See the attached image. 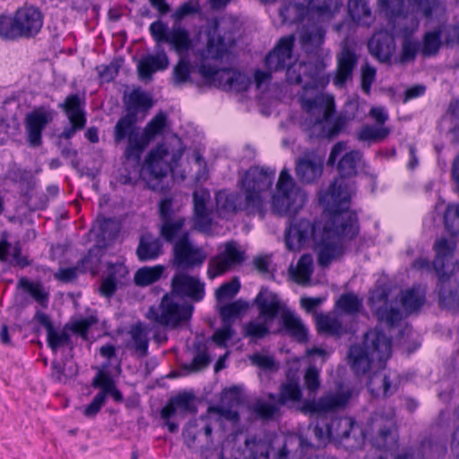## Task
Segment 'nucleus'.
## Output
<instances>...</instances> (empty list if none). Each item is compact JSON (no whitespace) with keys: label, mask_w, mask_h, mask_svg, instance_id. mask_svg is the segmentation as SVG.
<instances>
[{"label":"nucleus","mask_w":459,"mask_h":459,"mask_svg":"<svg viewBox=\"0 0 459 459\" xmlns=\"http://www.w3.org/2000/svg\"><path fill=\"white\" fill-rule=\"evenodd\" d=\"M294 35L281 38L265 57V66L270 71H281L288 67L292 58Z\"/></svg>","instance_id":"412c9836"},{"label":"nucleus","mask_w":459,"mask_h":459,"mask_svg":"<svg viewBox=\"0 0 459 459\" xmlns=\"http://www.w3.org/2000/svg\"><path fill=\"white\" fill-rule=\"evenodd\" d=\"M368 306L377 320L387 327H394L403 318L399 303L389 299L388 291L385 289L379 288L370 293Z\"/></svg>","instance_id":"4468645a"},{"label":"nucleus","mask_w":459,"mask_h":459,"mask_svg":"<svg viewBox=\"0 0 459 459\" xmlns=\"http://www.w3.org/2000/svg\"><path fill=\"white\" fill-rule=\"evenodd\" d=\"M167 126V115L160 111L155 115L145 126L142 133L144 149L149 143L157 135L162 134Z\"/></svg>","instance_id":"603ef678"},{"label":"nucleus","mask_w":459,"mask_h":459,"mask_svg":"<svg viewBox=\"0 0 459 459\" xmlns=\"http://www.w3.org/2000/svg\"><path fill=\"white\" fill-rule=\"evenodd\" d=\"M434 250L433 267L439 280V304L446 309L455 310L459 307V280L453 278L459 267L455 256L456 241L442 237L435 241Z\"/></svg>","instance_id":"7ed1b4c3"},{"label":"nucleus","mask_w":459,"mask_h":459,"mask_svg":"<svg viewBox=\"0 0 459 459\" xmlns=\"http://www.w3.org/2000/svg\"><path fill=\"white\" fill-rule=\"evenodd\" d=\"M401 303L407 313H412L423 305L424 298L415 289L402 293Z\"/></svg>","instance_id":"680f3d73"},{"label":"nucleus","mask_w":459,"mask_h":459,"mask_svg":"<svg viewBox=\"0 0 459 459\" xmlns=\"http://www.w3.org/2000/svg\"><path fill=\"white\" fill-rule=\"evenodd\" d=\"M392 354V340L382 331L370 330L364 335L362 344L351 346L348 362L357 376L369 369L383 368Z\"/></svg>","instance_id":"20e7f679"},{"label":"nucleus","mask_w":459,"mask_h":459,"mask_svg":"<svg viewBox=\"0 0 459 459\" xmlns=\"http://www.w3.org/2000/svg\"><path fill=\"white\" fill-rule=\"evenodd\" d=\"M103 255L104 250L100 247L95 246L91 248L88 254L78 263L81 273L91 272L92 274H96Z\"/></svg>","instance_id":"13d9d810"},{"label":"nucleus","mask_w":459,"mask_h":459,"mask_svg":"<svg viewBox=\"0 0 459 459\" xmlns=\"http://www.w3.org/2000/svg\"><path fill=\"white\" fill-rule=\"evenodd\" d=\"M53 119L51 112L39 108L27 114L25 129L30 146L38 147L42 143V131Z\"/></svg>","instance_id":"4be33fe9"},{"label":"nucleus","mask_w":459,"mask_h":459,"mask_svg":"<svg viewBox=\"0 0 459 459\" xmlns=\"http://www.w3.org/2000/svg\"><path fill=\"white\" fill-rule=\"evenodd\" d=\"M348 11L352 20L358 24L368 26L372 22L368 0H349Z\"/></svg>","instance_id":"49530a36"},{"label":"nucleus","mask_w":459,"mask_h":459,"mask_svg":"<svg viewBox=\"0 0 459 459\" xmlns=\"http://www.w3.org/2000/svg\"><path fill=\"white\" fill-rule=\"evenodd\" d=\"M377 5L389 23L393 24V30L398 32L395 28V23L406 19L404 0H377Z\"/></svg>","instance_id":"58836bf2"},{"label":"nucleus","mask_w":459,"mask_h":459,"mask_svg":"<svg viewBox=\"0 0 459 459\" xmlns=\"http://www.w3.org/2000/svg\"><path fill=\"white\" fill-rule=\"evenodd\" d=\"M316 325L320 332L336 337H340L347 332L337 317L328 314L317 315Z\"/></svg>","instance_id":"5fc2aeb1"},{"label":"nucleus","mask_w":459,"mask_h":459,"mask_svg":"<svg viewBox=\"0 0 459 459\" xmlns=\"http://www.w3.org/2000/svg\"><path fill=\"white\" fill-rule=\"evenodd\" d=\"M129 334L131 336L132 347L136 354L141 357H146L148 354L149 338L146 327L138 323L131 326Z\"/></svg>","instance_id":"a18cd8bd"},{"label":"nucleus","mask_w":459,"mask_h":459,"mask_svg":"<svg viewBox=\"0 0 459 459\" xmlns=\"http://www.w3.org/2000/svg\"><path fill=\"white\" fill-rule=\"evenodd\" d=\"M173 256L174 266L188 271L201 267L207 255L202 247L192 243L189 233L186 232L174 243Z\"/></svg>","instance_id":"2eb2a0df"},{"label":"nucleus","mask_w":459,"mask_h":459,"mask_svg":"<svg viewBox=\"0 0 459 459\" xmlns=\"http://www.w3.org/2000/svg\"><path fill=\"white\" fill-rule=\"evenodd\" d=\"M377 370L369 376L368 388L375 396L389 397L398 390L401 379L400 376L394 371L388 373L383 368Z\"/></svg>","instance_id":"aec40b11"},{"label":"nucleus","mask_w":459,"mask_h":459,"mask_svg":"<svg viewBox=\"0 0 459 459\" xmlns=\"http://www.w3.org/2000/svg\"><path fill=\"white\" fill-rule=\"evenodd\" d=\"M271 324V321H267L258 316V317L245 324L243 334L245 337L249 338L251 342H256L270 333Z\"/></svg>","instance_id":"09e8293b"},{"label":"nucleus","mask_w":459,"mask_h":459,"mask_svg":"<svg viewBox=\"0 0 459 459\" xmlns=\"http://www.w3.org/2000/svg\"><path fill=\"white\" fill-rule=\"evenodd\" d=\"M247 304L241 300H236L234 302L224 305L220 309V316L222 323H233V319L237 318L240 313L247 308Z\"/></svg>","instance_id":"69168bd1"},{"label":"nucleus","mask_w":459,"mask_h":459,"mask_svg":"<svg viewBox=\"0 0 459 459\" xmlns=\"http://www.w3.org/2000/svg\"><path fill=\"white\" fill-rule=\"evenodd\" d=\"M323 62H300L299 73H303L304 85L299 100L302 108L308 114H322L323 119H327L335 111L332 97L325 96L317 91L323 83Z\"/></svg>","instance_id":"39448f33"},{"label":"nucleus","mask_w":459,"mask_h":459,"mask_svg":"<svg viewBox=\"0 0 459 459\" xmlns=\"http://www.w3.org/2000/svg\"><path fill=\"white\" fill-rule=\"evenodd\" d=\"M358 63L355 52L349 48H343L337 56V69L333 77V84L342 88L352 76Z\"/></svg>","instance_id":"bb28decb"},{"label":"nucleus","mask_w":459,"mask_h":459,"mask_svg":"<svg viewBox=\"0 0 459 459\" xmlns=\"http://www.w3.org/2000/svg\"><path fill=\"white\" fill-rule=\"evenodd\" d=\"M417 27L418 23H416L414 25V28L411 30L408 29L407 27L401 29L403 39L401 46L399 61L402 64L414 62L418 53L420 54V42L411 38V34L414 32Z\"/></svg>","instance_id":"e433bc0d"},{"label":"nucleus","mask_w":459,"mask_h":459,"mask_svg":"<svg viewBox=\"0 0 459 459\" xmlns=\"http://www.w3.org/2000/svg\"><path fill=\"white\" fill-rule=\"evenodd\" d=\"M13 18L19 38L34 37L43 26V14L33 6L19 8Z\"/></svg>","instance_id":"6ab92c4d"},{"label":"nucleus","mask_w":459,"mask_h":459,"mask_svg":"<svg viewBox=\"0 0 459 459\" xmlns=\"http://www.w3.org/2000/svg\"><path fill=\"white\" fill-rule=\"evenodd\" d=\"M169 65V57L164 50L158 51L156 55H146L138 62V75L141 80H152L154 73L166 70Z\"/></svg>","instance_id":"cd10ccee"},{"label":"nucleus","mask_w":459,"mask_h":459,"mask_svg":"<svg viewBox=\"0 0 459 459\" xmlns=\"http://www.w3.org/2000/svg\"><path fill=\"white\" fill-rule=\"evenodd\" d=\"M169 294H173L178 299L188 298L194 302H199L205 294L204 283L195 276L177 273L171 279V290Z\"/></svg>","instance_id":"a211bd4d"},{"label":"nucleus","mask_w":459,"mask_h":459,"mask_svg":"<svg viewBox=\"0 0 459 459\" xmlns=\"http://www.w3.org/2000/svg\"><path fill=\"white\" fill-rule=\"evenodd\" d=\"M183 152L182 148L173 151L165 143L160 144L150 152L143 169L153 178L160 179L178 166Z\"/></svg>","instance_id":"ddd939ff"},{"label":"nucleus","mask_w":459,"mask_h":459,"mask_svg":"<svg viewBox=\"0 0 459 459\" xmlns=\"http://www.w3.org/2000/svg\"><path fill=\"white\" fill-rule=\"evenodd\" d=\"M152 98L145 91L134 90L128 96L125 106L126 114H133L134 117L141 111H147L152 107Z\"/></svg>","instance_id":"79ce46f5"},{"label":"nucleus","mask_w":459,"mask_h":459,"mask_svg":"<svg viewBox=\"0 0 459 459\" xmlns=\"http://www.w3.org/2000/svg\"><path fill=\"white\" fill-rule=\"evenodd\" d=\"M249 360L253 366H255L264 371H277L278 365L273 355L255 352L250 355Z\"/></svg>","instance_id":"338daca9"},{"label":"nucleus","mask_w":459,"mask_h":459,"mask_svg":"<svg viewBox=\"0 0 459 459\" xmlns=\"http://www.w3.org/2000/svg\"><path fill=\"white\" fill-rule=\"evenodd\" d=\"M308 20H330L339 11L341 0H306Z\"/></svg>","instance_id":"c756f323"},{"label":"nucleus","mask_w":459,"mask_h":459,"mask_svg":"<svg viewBox=\"0 0 459 459\" xmlns=\"http://www.w3.org/2000/svg\"><path fill=\"white\" fill-rule=\"evenodd\" d=\"M444 45L442 40V27L438 26L434 30L426 31L420 42V55L423 57L436 56Z\"/></svg>","instance_id":"4c0bfd02"},{"label":"nucleus","mask_w":459,"mask_h":459,"mask_svg":"<svg viewBox=\"0 0 459 459\" xmlns=\"http://www.w3.org/2000/svg\"><path fill=\"white\" fill-rule=\"evenodd\" d=\"M446 230L452 235H459V204H449L444 213Z\"/></svg>","instance_id":"e2e57ef3"},{"label":"nucleus","mask_w":459,"mask_h":459,"mask_svg":"<svg viewBox=\"0 0 459 459\" xmlns=\"http://www.w3.org/2000/svg\"><path fill=\"white\" fill-rule=\"evenodd\" d=\"M150 33L157 45L167 43L178 55H186L192 48V39L186 29L181 25H173L170 29L160 20L151 23Z\"/></svg>","instance_id":"9b49d317"},{"label":"nucleus","mask_w":459,"mask_h":459,"mask_svg":"<svg viewBox=\"0 0 459 459\" xmlns=\"http://www.w3.org/2000/svg\"><path fill=\"white\" fill-rule=\"evenodd\" d=\"M254 303L259 310V316L271 322H273L279 314L281 315L284 309H287L285 304L280 299L278 295L266 288L260 290Z\"/></svg>","instance_id":"b1692460"},{"label":"nucleus","mask_w":459,"mask_h":459,"mask_svg":"<svg viewBox=\"0 0 459 459\" xmlns=\"http://www.w3.org/2000/svg\"><path fill=\"white\" fill-rule=\"evenodd\" d=\"M216 205L221 215L224 217L245 212L247 215H257L260 218V211L247 199L246 195L243 197L239 193L219 191L216 195Z\"/></svg>","instance_id":"f3484780"},{"label":"nucleus","mask_w":459,"mask_h":459,"mask_svg":"<svg viewBox=\"0 0 459 459\" xmlns=\"http://www.w3.org/2000/svg\"><path fill=\"white\" fill-rule=\"evenodd\" d=\"M361 306V300L353 293L342 294L335 303V308L348 315H356Z\"/></svg>","instance_id":"052dcab7"},{"label":"nucleus","mask_w":459,"mask_h":459,"mask_svg":"<svg viewBox=\"0 0 459 459\" xmlns=\"http://www.w3.org/2000/svg\"><path fill=\"white\" fill-rule=\"evenodd\" d=\"M162 254V242L160 238L151 234L143 235L140 238L136 248V255L140 262H147L157 259Z\"/></svg>","instance_id":"473e14b6"},{"label":"nucleus","mask_w":459,"mask_h":459,"mask_svg":"<svg viewBox=\"0 0 459 459\" xmlns=\"http://www.w3.org/2000/svg\"><path fill=\"white\" fill-rule=\"evenodd\" d=\"M136 124L137 117H134L133 114H126L121 117L114 126L113 139L116 145L125 141L127 142L124 157L126 160H131L138 165L144 151V142Z\"/></svg>","instance_id":"9d476101"},{"label":"nucleus","mask_w":459,"mask_h":459,"mask_svg":"<svg viewBox=\"0 0 459 459\" xmlns=\"http://www.w3.org/2000/svg\"><path fill=\"white\" fill-rule=\"evenodd\" d=\"M283 5L280 9V15L284 23H296L308 18L306 0H282Z\"/></svg>","instance_id":"c9c22d12"},{"label":"nucleus","mask_w":459,"mask_h":459,"mask_svg":"<svg viewBox=\"0 0 459 459\" xmlns=\"http://www.w3.org/2000/svg\"><path fill=\"white\" fill-rule=\"evenodd\" d=\"M226 400H229L230 406H225L224 404L212 406L209 408V411L215 412L229 421L237 423L239 420V414L233 407L240 403V398L236 386H232L223 392L222 403Z\"/></svg>","instance_id":"2f4dec72"},{"label":"nucleus","mask_w":459,"mask_h":459,"mask_svg":"<svg viewBox=\"0 0 459 459\" xmlns=\"http://www.w3.org/2000/svg\"><path fill=\"white\" fill-rule=\"evenodd\" d=\"M290 272L296 282L305 285L310 281L313 273V257L310 254H304L298 261L297 267L290 268Z\"/></svg>","instance_id":"3c124183"},{"label":"nucleus","mask_w":459,"mask_h":459,"mask_svg":"<svg viewBox=\"0 0 459 459\" xmlns=\"http://www.w3.org/2000/svg\"><path fill=\"white\" fill-rule=\"evenodd\" d=\"M212 429L206 417H200L198 420H190L183 429V439L186 446L190 449L199 450V443L204 438V443H209Z\"/></svg>","instance_id":"5701e85b"},{"label":"nucleus","mask_w":459,"mask_h":459,"mask_svg":"<svg viewBox=\"0 0 459 459\" xmlns=\"http://www.w3.org/2000/svg\"><path fill=\"white\" fill-rule=\"evenodd\" d=\"M368 435L372 446L377 449H390L395 446V411L393 408L385 414L374 413L370 420Z\"/></svg>","instance_id":"f8f14e48"},{"label":"nucleus","mask_w":459,"mask_h":459,"mask_svg":"<svg viewBox=\"0 0 459 459\" xmlns=\"http://www.w3.org/2000/svg\"><path fill=\"white\" fill-rule=\"evenodd\" d=\"M193 311L192 304L178 299L173 294L166 293L158 305L149 307L145 317L165 329L175 330L191 319Z\"/></svg>","instance_id":"423d86ee"},{"label":"nucleus","mask_w":459,"mask_h":459,"mask_svg":"<svg viewBox=\"0 0 459 459\" xmlns=\"http://www.w3.org/2000/svg\"><path fill=\"white\" fill-rule=\"evenodd\" d=\"M323 164L320 160L311 158L299 159L296 165V174L303 183H312L322 174Z\"/></svg>","instance_id":"f704fd0d"},{"label":"nucleus","mask_w":459,"mask_h":459,"mask_svg":"<svg viewBox=\"0 0 459 459\" xmlns=\"http://www.w3.org/2000/svg\"><path fill=\"white\" fill-rule=\"evenodd\" d=\"M351 196V187L342 180L335 179L329 189L320 197L331 218L324 226L321 236L316 235V226L308 220L290 221L284 231V243L289 251H299L315 240L317 262L327 267L333 260L343 253L342 239L354 238L359 231L357 214L349 209Z\"/></svg>","instance_id":"f257e3e1"},{"label":"nucleus","mask_w":459,"mask_h":459,"mask_svg":"<svg viewBox=\"0 0 459 459\" xmlns=\"http://www.w3.org/2000/svg\"><path fill=\"white\" fill-rule=\"evenodd\" d=\"M66 114L69 120L81 121L86 123L85 113L83 111V101L78 94L68 95L63 103L58 105Z\"/></svg>","instance_id":"8fccbe9b"},{"label":"nucleus","mask_w":459,"mask_h":459,"mask_svg":"<svg viewBox=\"0 0 459 459\" xmlns=\"http://www.w3.org/2000/svg\"><path fill=\"white\" fill-rule=\"evenodd\" d=\"M185 221V218L176 217L174 220L162 222L160 230V236L167 242H176L177 238H180V237L186 232L183 231Z\"/></svg>","instance_id":"6e6d98bb"},{"label":"nucleus","mask_w":459,"mask_h":459,"mask_svg":"<svg viewBox=\"0 0 459 459\" xmlns=\"http://www.w3.org/2000/svg\"><path fill=\"white\" fill-rule=\"evenodd\" d=\"M274 177L275 171L269 168L251 167L241 179V190L247 195V199L260 211L261 219H264L268 212L263 194L271 188Z\"/></svg>","instance_id":"1a4fd4ad"},{"label":"nucleus","mask_w":459,"mask_h":459,"mask_svg":"<svg viewBox=\"0 0 459 459\" xmlns=\"http://www.w3.org/2000/svg\"><path fill=\"white\" fill-rule=\"evenodd\" d=\"M388 134L387 128L365 126L358 132L357 139L360 142H376L383 140Z\"/></svg>","instance_id":"0e129e2a"},{"label":"nucleus","mask_w":459,"mask_h":459,"mask_svg":"<svg viewBox=\"0 0 459 459\" xmlns=\"http://www.w3.org/2000/svg\"><path fill=\"white\" fill-rule=\"evenodd\" d=\"M197 408L195 403V395L190 393H182L169 400L160 411L162 420H168L175 415L185 417L195 414Z\"/></svg>","instance_id":"393cba45"},{"label":"nucleus","mask_w":459,"mask_h":459,"mask_svg":"<svg viewBox=\"0 0 459 459\" xmlns=\"http://www.w3.org/2000/svg\"><path fill=\"white\" fill-rule=\"evenodd\" d=\"M309 115L315 117V126H319L322 128L320 135L329 139L339 135L344 130L347 124L353 118L351 116L341 114L332 122H329V119L333 114L327 119H323L322 114L320 116L318 113H316L315 115Z\"/></svg>","instance_id":"7c9ffc66"},{"label":"nucleus","mask_w":459,"mask_h":459,"mask_svg":"<svg viewBox=\"0 0 459 459\" xmlns=\"http://www.w3.org/2000/svg\"><path fill=\"white\" fill-rule=\"evenodd\" d=\"M351 395V388L341 385L336 391L328 392L318 400L305 404L307 411L316 415L314 434L321 444L333 441L350 448H359L363 445L366 436L352 418L328 419L326 416L328 412L344 408Z\"/></svg>","instance_id":"f03ea898"},{"label":"nucleus","mask_w":459,"mask_h":459,"mask_svg":"<svg viewBox=\"0 0 459 459\" xmlns=\"http://www.w3.org/2000/svg\"><path fill=\"white\" fill-rule=\"evenodd\" d=\"M0 261L7 262L14 265L25 267L30 264L26 257L22 256V247L19 242L13 247L6 238L0 240Z\"/></svg>","instance_id":"37998d69"},{"label":"nucleus","mask_w":459,"mask_h":459,"mask_svg":"<svg viewBox=\"0 0 459 459\" xmlns=\"http://www.w3.org/2000/svg\"><path fill=\"white\" fill-rule=\"evenodd\" d=\"M412 13L427 22L442 20L446 16V3L444 0H407Z\"/></svg>","instance_id":"a878e982"},{"label":"nucleus","mask_w":459,"mask_h":459,"mask_svg":"<svg viewBox=\"0 0 459 459\" xmlns=\"http://www.w3.org/2000/svg\"><path fill=\"white\" fill-rule=\"evenodd\" d=\"M301 398V390L298 379H289L281 386L277 400L282 406L286 402H298Z\"/></svg>","instance_id":"bf43d9fd"},{"label":"nucleus","mask_w":459,"mask_h":459,"mask_svg":"<svg viewBox=\"0 0 459 459\" xmlns=\"http://www.w3.org/2000/svg\"><path fill=\"white\" fill-rule=\"evenodd\" d=\"M271 443L264 438L251 437L245 441L243 459H261L269 457Z\"/></svg>","instance_id":"a19ab883"},{"label":"nucleus","mask_w":459,"mask_h":459,"mask_svg":"<svg viewBox=\"0 0 459 459\" xmlns=\"http://www.w3.org/2000/svg\"><path fill=\"white\" fill-rule=\"evenodd\" d=\"M235 44L232 35H212L209 37L207 47L204 54V60L199 67L200 74L208 81L217 82L218 86L224 91H229L234 70L232 69H217L211 65L208 59L222 58L229 49Z\"/></svg>","instance_id":"0eeeda50"},{"label":"nucleus","mask_w":459,"mask_h":459,"mask_svg":"<svg viewBox=\"0 0 459 459\" xmlns=\"http://www.w3.org/2000/svg\"><path fill=\"white\" fill-rule=\"evenodd\" d=\"M362 158L359 151L352 150L343 154L338 161L337 170L342 178H352L357 175L358 163Z\"/></svg>","instance_id":"de8ad7c7"},{"label":"nucleus","mask_w":459,"mask_h":459,"mask_svg":"<svg viewBox=\"0 0 459 459\" xmlns=\"http://www.w3.org/2000/svg\"><path fill=\"white\" fill-rule=\"evenodd\" d=\"M281 404L277 400V395L273 394H268V400L257 399L251 406L254 414L258 418L270 420L279 412Z\"/></svg>","instance_id":"ea45409f"},{"label":"nucleus","mask_w":459,"mask_h":459,"mask_svg":"<svg viewBox=\"0 0 459 459\" xmlns=\"http://www.w3.org/2000/svg\"><path fill=\"white\" fill-rule=\"evenodd\" d=\"M164 270L165 267L160 264L143 266L136 271L134 277V283L140 287L151 285L161 278Z\"/></svg>","instance_id":"864d4df0"},{"label":"nucleus","mask_w":459,"mask_h":459,"mask_svg":"<svg viewBox=\"0 0 459 459\" xmlns=\"http://www.w3.org/2000/svg\"><path fill=\"white\" fill-rule=\"evenodd\" d=\"M194 199V212H195V226L200 230H205L210 228L212 219L206 208V194L195 192Z\"/></svg>","instance_id":"c03bdc74"},{"label":"nucleus","mask_w":459,"mask_h":459,"mask_svg":"<svg viewBox=\"0 0 459 459\" xmlns=\"http://www.w3.org/2000/svg\"><path fill=\"white\" fill-rule=\"evenodd\" d=\"M307 202V195L297 186L289 170L283 169L276 184V192L272 196L271 212L283 217L296 214Z\"/></svg>","instance_id":"6e6552de"},{"label":"nucleus","mask_w":459,"mask_h":459,"mask_svg":"<svg viewBox=\"0 0 459 459\" xmlns=\"http://www.w3.org/2000/svg\"><path fill=\"white\" fill-rule=\"evenodd\" d=\"M325 38V30L319 26L304 28L300 32V42L306 50L318 48Z\"/></svg>","instance_id":"4d7b16f0"},{"label":"nucleus","mask_w":459,"mask_h":459,"mask_svg":"<svg viewBox=\"0 0 459 459\" xmlns=\"http://www.w3.org/2000/svg\"><path fill=\"white\" fill-rule=\"evenodd\" d=\"M244 260L245 252L240 249L238 244L235 241H229L224 244L223 249L209 260L208 278L212 280L240 265Z\"/></svg>","instance_id":"dca6fc26"},{"label":"nucleus","mask_w":459,"mask_h":459,"mask_svg":"<svg viewBox=\"0 0 459 459\" xmlns=\"http://www.w3.org/2000/svg\"><path fill=\"white\" fill-rule=\"evenodd\" d=\"M19 284L27 290L30 295L41 306H47L48 294L39 283H32L24 279L20 280Z\"/></svg>","instance_id":"774afa93"},{"label":"nucleus","mask_w":459,"mask_h":459,"mask_svg":"<svg viewBox=\"0 0 459 459\" xmlns=\"http://www.w3.org/2000/svg\"><path fill=\"white\" fill-rule=\"evenodd\" d=\"M281 321L286 332L300 342L307 340V330L294 311L287 308L281 315Z\"/></svg>","instance_id":"72a5a7b5"},{"label":"nucleus","mask_w":459,"mask_h":459,"mask_svg":"<svg viewBox=\"0 0 459 459\" xmlns=\"http://www.w3.org/2000/svg\"><path fill=\"white\" fill-rule=\"evenodd\" d=\"M368 47L372 56L382 63H387L395 50V41L388 33L378 32L371 38Z\"/></svg>","instance_id":"c85d7f7f"}]
</instances>
